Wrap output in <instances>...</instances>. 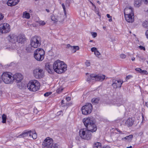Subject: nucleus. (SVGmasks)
I'll return each mask as SVG.
<instances>
[{
  "label": "nucleus",
  "instance_id": "2",
  "mask_svg": "<svg viewBox=\"0 0 148 148\" xmlns=\"http://www.w3.org/2000/svg\"><path fill=\"white\" fill-rule=\"evenodd\" d=\"M67 65L63 62L59 60L55 61L53 65V69L51 65H48L46 67V70L50 74H52L54 71L58 74L64 73L67 70Z\"/></svg>",
  "mask_w": 148,
  "mask_h": 148
},
{
  "label": "nucleus",
  "instance_id": "32",
  "mask_svg": "<svg viewBox=\"0 0 148 148\" xmlns=\"http://www.w3.org/2000/svg\"><path fill=\"white\" fill-rule=\"evenodd\" d=\"M62 7L64 10V15L65 16H66V11L65 6L63 3L62 4Z\"/></svg>",
  "mask_w": 148,
  "mask_h": 148
},
{
  "label": "nucleus",
  "instance_id": "18",
  "mask_svg": "<svg viewBox=\"0 0 148 148\" xmlns=\"http://www.w3.org/2000/svg\"><path fill=\"white\" fill-rule=\"evenodd\" d=\"M125 16L126 20L128 22L132 23L134 21V15H132L131 14L129 15L125 14Z\"/></svg>",
  "mask_w": 148,
  "mask_h": 148
},
{
  "label": "nucleus",
  "instance_id": "57",
  "mask_svg": "<svg viewBox=\"0 0 148 148\" xmlns=\"http://www.w3.org/2000/svg\"><path fill=\"white\" fill-rule=\"evenodd\" d=\"M145 105L147 108H148V101L146 102Z\"/></svg>",
  "mask_w": 148,
  "mask_h": 148
},
{
  "label": "nucleus",
  "instance_id": "56",
  "mask_svg": "<svg viewBox=\"0 0 148 148\" xmlns=\"http://www.w3.org/2000/svg\"><path fill=\"white\" fill-rule=\"evenodd\" d=\"M96 13L97 14V15L98 16H99V17L101 16L100 14L99 13V12H97Z\"/></svg>",
  "mask_w": 148,
  "mask_h": 148
},
{
  "label": "nucleus",
  "instance_id": "61",
  "mask_svg": "<svg viewBox=\"0 0 148 148\" xmlns=\"http://www.w3.org/2000/svg\"><path fill=\"white\" fill-rule=\"evenodd\" d=\"M131 60L132 61H134L135 60V58L134 57V58H132Z\"/></svg>",
  "mask_w": 148,
  "mask_h": 148
},
{
  "label": "nucleus",
  "instance_id": "39",
  "mask_svg": "<svg viewBox=\"0 0 148 148\" xmlns=\"http://www.w3.org/2000/svg\"><path fill=\"white\" fill-rule=\"evenodd\" d=\"M133 77V76L131 75H129L127 76L126 78V80L127 81L128 80L130 79Z\"/></svg>",
  "mask_w": 148,
  "mask_h": 148
},
{
  "label": "nucleus",
  "instance_id": "36",
  "mask_svg": "<svg viewBox=\"0 0 148 148\" xmlns=\"http://www.w3.org/2000/svg\"><path fill=\"white\" fill-rule=\"evenodd\" d=\"M63 90V88H60L56 90V92L58 93L59 94L62 92Z\"/></svg>",
  "mask_w": 148,
  "mask_h": 148
},
{
  "label": "nucleus",
  "instance_id": "47",
  "mask_svg": "<svg viewBox=\"0 0 148 148\" xmlns=\"http://www.w3.org/2000/svg\"><path fill=\"white\" fill-rule=\"evenodd\" d=\"M139 48L141 50H145V48L144 47L140 45L139 46Z\"/></svg>",
  "mask_w": 148,
  "mask_h": 148
},
{
  "label": "nucleus",
  "instance_id": "12",
  "mask_svg": "<svg viewBox=\"0 0 148 148\" xmlns=\"http://www.w3.org/2000/svg\"><path fill=\"white\" fill-rule=\"evenodd\" d=\"M92 78H95V81H102L105 78V76L102 74L98 75H96L94 74H92L91 75Z\"/></svg>",
  "mask_w": 148,
  "mask_h": 148
},
{
  "label": "nucleus",
  "instance_id": "8",
  "mask_svg": "<svg viewBox=\"0 0 148 148\" xmlns=\"http://www.w3.org/2000/svg\"><path fill=\"white\" fill-rule=\"evenodd\" d=\"M33 73L34 76L36 79H41L44 76V72L42 69L40 68L34 69Z\"/></svg>",
  "mask_w": 148,
  "mask_h": 148
},
{
  "label": "nucleus",
  "instance_id": "16",
  "mask_svg": "<svg viewBox=\"0 0 148 148\" xmlns=\"http://www.w3.org/2000/svg\"><path fill=\"white\" fill-rule=\"evenodd\" d=\"M115 101H114L113 104L117 106H119L123 103V102L122 98H118Z\"/></svg>",
  "mask_w": 148,
  "mask_h": 148
},
{
  "label": "nucleus",
  "instance_id": "19",
  "mask_svg": "<svg viewBox=\"0 0 148 148\" xmlns=\"http://www.w3.org/2000/svg\"><path fill=\"white\" fill-rule=\"evenodd\" d=\"M124 15H129L131 14L134 15L132 8L131 7H128L125 8L124 11Z\"/></svg>",
  "mask_w": 148,
  "mask_h": 148
},
{
  "label": "nucleus",
  "instance_id": "13",
  "mask_svg": "<svg viewBox=\"0 0 148 148\" xmlns=\"http://www.w3.org/2000/svg\"><path fill=\"white\" fill-rule=\"evenodd\" d=\"M112 82L113 83L112 85L115 88H121L123 82H121V80H118L115 79H113Z\"/></svg>",
  "mask_w": 148,
  "mask_h": 148
},
{
  "label": "nucleus",
  "instance_id": "27",
  "mask_svg": "<svg viewBox=\"0 0 148 148\" xmlns=\"http://www.w3.org/2000/svg\"><path fill=\"white\" fill-rule=\"evenodd\" d=\"M99 100V98H94L92 99L91 101L92 103H98Z\"/></svg>",
  "mask_w": 148,
  "mask_h": 148
},
{
  "label": "nucleus",
  "instance_id": "22",
  "mask_svg": "<svg viewBox=\"0 0 148 148\" xmlns=\"http://www.w3.org/2000/svg\"><path fill=\"white\" fill-rule=\"evenodd\" d=\"M79 47L78 46H73L71 47V48L70 49L71 52L73 53H75L76 51L79 49Z\"/></svg>",
  "mask_w": 148,
  "mask_h": 148
},
{
  "label": "nucleus",
  "instance_id": "33",
  "mask_svg": "<svg viewBox=\"0 0 148 148\" xmlns=\"http://www.w3.org/2000/svg\"><path fill=\"white\" fill-rule=\"evenodd\" d=\"M32 131L31 130L26 132L27 134V138H31L32 135Z\"/></svg>",
  "mask_w": 148,
  "mask_h": 148
},
{
  "label": "nucleus",
  "instance_id": "37",
  "mask_svg": "<svg viewBox=\"0 0 148 148\" xmlns=\"http://www.w3.org/2000/svg\"><path fill=\"white\" fill-rule=\"evenodd\" d=\"M94 54L97 57H98L101 54L97 50L95 52Z\"/></svg>",
  "mask_w": 148,
  "mask_h": 148
},
{
  "label": "nucleus",
  "instance_id": "48",
  "mask_svg": "<svg viewBox=\"0 0 148 148\" xmlns=\"http://www.w3.org/2000/svg\"><path fill=\"white\" fill-rule=\"evenodd\" d=\"M4 16L1 14L0 13V21L3 18Z\"/></svg>",
  "mask_w": 148,
  "mask_h": 148
},
{
  "label": "nucleus",
  "instance_id": "17",
  "mask_svg": "<svg viewBox=\"0 0 148 148\" xmlns=\"http://www.w3.org/2000/svg\"><path fill=\"white\" fill-rule=\"evenodd\" d=\"M19 1V0H8L7 4L9 6H12L16 5Z\"/></svg>",
  "mask_w": 148,
  "mask_h": 148
},
{
  "label": "nucleus",
  "instance_id": "5",
  "mask_svg": "<svg viewBox=\"0 0 148 148\" xmlns=\"http://www.w3.org/2000/svg\"><path fill=\"white\" fill-rule=\"evenodd\" d=\"M12 75L10 72L3 73L1 76V81L3 80L5 83L7 84L12 83L14 81V78L12 77Z\"/></svg>",
  "mask_w": 148,
  "mask_h": 148
},
{
  "label": "nucleus",
  "instance_id": "21",
  "mask_svg": "<svg viewBox=\"0 0 148 148\" xmlns=\"http://www.w3.org/2000/svg\"><path fill=\"white\" fill-rule=\"evenodd\" d=\"M142 4L141 0H135L134 5L136 7H140Z\"/></svg>",
  "mask_w": 148,
  "mask_h": 148
},
{
  "label": "nucleus",
  "instance_id": "25",
  "mask_svg": "<svg viewBox=\"0 0 148 148\" xmlns=\"http://www.w3.org/2000/svg\"><path fill=\"white\" fill-rule=\"evenodd\" d=\"M37 134L36 133L35 131L33 130L31 138H32L33 139H35L37 138Z\"/></svg>",
  "mask_w": 148,
  "mask_h": 148
},
{
  "label": "nucleus",
  "instance_id": "41",
  "mask_svg": "<svg viewBox=\"0 0 148 148\" xmlns=\"http://www.w3.org/2000/svg\"><path fill=\"white\" fill-rule=\"evenodd\" d=\"M140 73H142L143 74H145L146 75L148 74V72L146 71L142 70V69L141 70V71Z\"/></svg>",
  "mask_w": 148,
  "mask_h": 148
},
{
  "label": "nucleus",
  "instance_id": "15",
  "mask_svg": "<svg viewBox=\"0 0 148 148\" xmlns=\"http://www.w3.org/2000/svg\"><path fill=\"white\" fill-rule=\"evenodd\" d=\"M25 36L23 34H20L18 36L17 41L18 43L21 44L25 43L26 41Z\"/></svg>",
  "mask_w": 148,
  "mask_h": 148
},
{
  "label": "nucleus",
  "instance_id": "20",
  "mask_svg": "<svg viewBox=\"0 0 148 148\" xmlns=\"http://www.w3.org/2000/svg\"><path fill=\"white\" fill-rule=\"evenodd\" d=\"M134 121V118H129L126 121L125 124L128 126H131L133 124Z\"/></svg>",
  "mask_w": 148,
  "mask_h": 148
},
{
  "label": "nucleus",
  "instance_id": "10",
  "mask_svg": "<svg viewBox=\"0 0 148 148\" xmlns=\"http://www.w3.org/2000/svg\"><path fill=\"white\" fill-rule=\"evenodd\" d=\"M10 30L9 25L6 23H4L0 25V32L1 33H6Z\"/></svg>",
  "mask_w": 148,
  "mask_h": 148
},
{
  "label": "nucleus",
  "instance_id": "64",
  "mask_svg": "<svg viewBox=\"0 0 148 148\" xmlns=\"http://www.w3.org/2000/svg\"><path fill=\"white\" fill-rule=\"evenodd\" d=\"M29 13H32V10H30L29 11Z\"/></svg>",
  "mask_w": 148,
  "mask_h": 148
},
{
  "label": "nucleus",
  "instance_id": "4",
  "mask_svg": "<svg viewBox=\"0 0 148 148\" xmlns=\"http://www.w3.org/2000/svg\"><path fill=\"white\" fill-rule=\"evenodd\" d=\"M53 142L52 138L49 137H47L42 143V148H58V145L57 143H53Z\"/></svg>",
  "mask_w": 148,
  "mask_h": 148
},
{
  "label": "nucleus",
  "instance_id": "44",
  "mask_svg": "<svg viewBox=\"0 0 148 148\" xmlns=\"http://www.w3.org/2000/svg\"><path fill=\"white\" fill-rule=\"evenodd\" d=\"M126 55L124 54H122L120 55V57L122 59H124L126 58Z\"/></svg>",
  "mask_w": 148,
  "mask_h": 148
},
{
  "label": "nucleus",
  "instance_id": "23",
  "mask_svg": "<svg viewBox=\"0 0 148 148\" xmlns=\"http://www.w3.org/2000/svg\"><path fill=\"white\" fill-rule=\"evenodd\" d=\"M23 16L25 18L29 19L30 18V14L29 13L25 11L23 13Z\"/></svg>",
  "mask_w": 148,
  "mask_h": 148
},
{
  "label": "nucleus",
  "instance_id": "60",
  "mask_svg": "<svg viewBox=\"0 0 148 148\" xmlns=\"http://www.w3.org/2000/svg\"><path fill=\"white\" fill-rule=\"evenodd\" d=\"M79 148H86L85 146H82L80 147Z\"/></svg>",
  "mask_w": 148,
  "mask_h": 148
},
{
  "label": "nucleus",
  "instance_id": "38",
  "mask_svg": "<svg viewBox=\"0 0 148 148\" xmlns=\"http://www.w3.org/2000/svg\"><path fill=\"white\" fill-rule=\"evenodd\" d=\"M91 34L93 38L96 37L97 36V33L96 32H91Z\"/></svg>",
  "mask_w": 148,
  "mask_h": 148
},
{
  "label": "nucleus",
  "instance_id": "7",
  "mask_svg": "<svg viewBox=\"0 0 148 148\" xmlns=\"http://www.w3.org/2000/svg\"><path fill=\"white\" fill-rule=\"evenodd\" d=\"M45 54V51L42 49L38 48L34 51V56L37 60L42 61L44 58Z\"/></svg>",
  "mask_w": 148,
  "mask_h": 148
},
{
  "label": "nucleus",
  "instance_id": "31",
  "mask_svg": "<svg viewBox=\"0 0 148 148\" xmlns=\"http://www.w3.org/2000/svg\"><path fill=\"white\" fill-rule=\"evenodd\" d=\"M101 143L99 142H97L94 144L93 146L98 147V148H101Z\"/></svg>",
  "mask_w": 148,
  "mask_h": 148
},
{
  "label": "nucleus",
  "instance_id": "59",
  "mask_svg": "<svg viewBox=\"0 0 148 148\" xmlns=\"http://www.w3.org/2000/svg\"><path fill=\"white\" fill-rule=\"evenodd\" d=\"M145 11L146 13V14L148 15V9L147 10H145Z\"/></svg>",
  "mask_w": 148,
  "mask_h": 148
},
{
  "label": "nucleus",
  "instance_id": "49",
  "mask_svg": "<svg viewBox=\"0 0 148 148\" xmlns=\"http://www.w3.org/2000/svg\"><path fill=\"white\" fill-rule=\"evenodd\" d=\"M64 101L63 100H62L61 101V105L62 106H65L66 105H65V103H64Z\"/></svg>",
  "mask_w": 148,
  "mask_h": 148
},
{
  "label": "nucleus",
  "instance_id": "52",
  "mask_svg": "<svg viewBox=\"0 0 148 148\" xmlns=\"http://www.w3.org/2000/svg\"><path fill=\"white\" fill-rule=\"evenodd\" d=\"M71 47L72 46H71L70 44H68L66 45V47L70 49L71 48Z\"/></svg>",
  "mask_w": 148,
  "mask_h": 148
},
{
  "label": "nucleus",
  "instance_id": "29",
  "mask_svg": "<svg viewBox=\"0 0 148 148\" xmlns=\"http://www.w3.org/2000/svg\"><path fill=\"white\" fill-rule=\"evenodd\" d=\"M40 25L43 26L46 24V23L44 21L41 20H39L37 21Z\"/></svg>",
  "mask_w": 148,
  "mask_h": 148
},
{
  "label": "nucleus",
  "instance_id": "30",
  "mask_svg": "<svg viewBox=\"0 0 148 148\" xmlns=\"http://www.w3.org/2000/svg\"><path fill=\"white\" fill-rule=\"evenodd\" d=\"M20 138L23 137L24 138H27V134L26 132H24L19 136Z\"/></svg>",
  "mask_w": 148,
  "mask_h": 148
},
{
  "label": "nucleus",
  "instance_id": "11",
  "mask_svg": "<svg viewBox=\"0 0 148 148\" xmlns=\"http://www.w3.org/2000/svg\"><path fill=\"white\" fill-rule=\"evenodd\" d=\"M18 36L14 34H11L8 36V39L10 42H12V45H15V43L17 42Z\"/></svg>",
  "mask_w": 148,
  "mask_h": 148
},
{
  "label": "nucleus",
  "instance_id": "1",
  "mask_svg": "<svg viewBox=\"0 0 148 148\" xmlns=\"http://www.w3.org/2000/svg\"><path fill=\"white\" fill-rule=\"evenodd\" d=\"M83 122L86 129H81L79 131V135L82 139L89 140L91 137V132H95L97 130L95 119L92 117L85 118L83 119Z\"/></svg>",
  "mask_w": 148,
  "mask_h": 148
},
{
  "label": "nucleus",
  "instance_id": "43",
  "mask_svg": "<svg viewBox=\"0 0 148 148\" xmlns=\"http://www.w3.org/2000/svg\"><path fill=\"white\" fill-rule=\"evenodd\" d=\"M91 50L92 52H94V53L95 51L97 50V49L95 47H93L91 48Z\"/></svg>",
  "mask_w": 148,
  "mask_h": 148
},
{
  "label": "nucleus",
  "instance_id": "55",
  "mask_svg": "<svg viewBox=\"0 0 148 148\" xmlns=\"http://www.w3.org/2000/svg\"><path fill=\"white\" fill-rule=\"evenodd\" d=\"M107 17L108 18H111V16L109 14H107L106 15Z\"/></svg>",
  "mask_w": 148,
  "mask_h": 148
},
{
  "label": "nucleus",
  "instance_id": "26",
  "mask_svg": "<svg viewBox=\"0 0 148 148\" xmlns=\"http://www.w3.org/2000/svg\"><path fill=\"white\" fill-rule=\"evenodd\" d=\"M142 26L144 28H148V20H145L142 23Z\"/></svg>",
  "mask_w": 148,
  "mask_h": 148
},
{
  "label": "nucleus",
  "instance_id": "35",
  "mask_svg": "<svg viewBox=\"0 0 148 148\" xmlns=\"http://www.w3.org/2000/svg\"><path fill=\"white\" fill-rule=\"evenodd\" d=\"M92 75V74H90V75L89 76H88V77H87V79H86V81H90V80H95V78H93V79L91 77V75Z\"/></svg>",
  "mask_w": 148,
  "mask_h": 148
},
{
  "label": "nucleus",
  "instance_id": "42",
  "mask_svg": "<svg viewBox=\"0 0 148 148\" xmlns=\"http://www.w3.org/2000/svg\"><path fill=\"white\" fill-rule=\"evenodd\" d=\"M92 5L94 7V10H95V12H96V13L97 12H98V10L97 8H96V7L95 6V5L93 3H92Z\"/></svg>",
  "mask_w": 148,
  "mask_h": 148
},
{
  "label": "nucleus",
  "instance_id": "62",
  "mask_svg": "<svg viewBox=\"0 0 148 148\" xmlns=\"http://www.w3.org/2000/svg\"><path fill=\"white\" fill-rule=\"evenodd\" d=\"M46 10L48 12H50L49 10H48V9H46Z\"/></svg>",
  "mask_w": 148,
  "mask_h": 148
},
{
  "label": "nucleus",
  "instance_id": "51",
  "mask_svg": "<svg viewBox=\"0 0 148 148\" xmlns=\"http://www.w3.org/2000/svg\"><path fill=\"white\" fill-rule=\"evenodd\" d=\"M66 100L67 101H69L71 100V98L69 97H67L66 98Z\"/></svg>",
  "mask_w": 148,
  "mask_h": 148
},
{
  "label": "nucleus",
  "instance_id": "46",
  "mask_svg": "<svg viewBox=\"0 0 148 148\" xmlns=\"http://www.w3.org/2000/svg\"><path fill=\"white\" fill-rule=\"evenodd\" d=\"M85 64L87 66H90V63L88 61H87L86 62H85Z\"/></svg>",
  "mask_w": 148,
  "mask_h": 148
},
{
  "label": "nucleus",
  "instance_id": "28",
  "mask_svg": "<svg viewBox=\"0 0 148 148\" xmlns=\"http://www.w3.org/2000/svg\"><path fill=\"white\" fill-rule=\"evenodd\" d=\"M2 123H6L7 119L6 115L5 114H3L2 116Z\"/></svg>",
  "mask_w": 148,
  "mask_h": 148
},
{
  "label": "nucleus",
  "instance_id": "53",
  "mask_svg": "<svg viewBox=\"0 0 148 148\" xmlns=\"http://www.w3.org/2000/svg\"><path fill=\"white\" fill-rule=\"evenodd\" d=\"M145 35L147 38L148 39V29L145 32Z\"/></svg>",
  "mask_w": 148,
  "mask_h": 148
},
{
  "label": "nucleus",
  "instance_id": "14",
  "mask_svg": "<svg viewBox=\"0 0 148 148\" xmlns=\"http://www.w3.org/2000/svg\"><path fill=\"white\" fill-rule=\"evenodd\" d=\"M14 78V81L16 80L17 83L20 82L23 79L22 75L20 73H16L12 75V77Z\"/></svg>",
  "mask_w": 148,
  "mask_h": 148
},
{
  "label": "nucleus",
  "instance_id": "63",
  "mask_svg": "<svg viewBox=\"0 0 148 148\" xmlns=\"http://www.w3.org/2000/svg\"><path fill=\"white\" fill-rule=\"evenodd\" d=\"M110 18L109 20V21H110V22H111L112 21V19L111 18Z\"/></svg>",
  "mask_w": 148,
  "mask_h": 148
},
{
  "label": "nucleus",
  "instance_id": "24",
  "mask_svg": "<svg viewBox=\"0 0 148 148\" xmlns=\"http://www.w3.org/2000/svg\"><path fill=\"white\" fill-rule=\"evenodd\" d=\"M133 136L132 135H130L128 136H126L125 138H123L122 139V140H127L128 141H130L132 138H133Z\"/></svg>",
  "mask_w": 148,
  "mask_h": 148
},
{
  "label": "nucleus",
  "instance_id": "58",
  "mask_svg": "<svg viewBox=\"0 0 148 148\" xmlns=\"http://www.w3.org/2000/svg\"><path fill=\"white\" fill-rule=\"evenodd\" d=\"M117 131H118V132H119V133L120 134H122V131H120V130H117Z\"/></svg>",
  "mask_w": 148,
  "mask_h": 148
},
{
  "label": "nucleus",
  "instance_id": "45",
  "mask_svg": "<svg viewBox=\"0 0 148 148\" xmlns=\"http://www.w3.org/2000/svg\"><path fill=\"white\" fill-rule=\"evenodd\" d=\"M142 69L140 68H136L135 69V70L137 71L139 73H140Z\"/></svg>",
  "mask_w": 148,
  "mask_h": 148
},
{
  "label": "nucleus",
  "instance_id": "6",
  "mask_svg": "<svg viewBox=\"0 0 148 148\" xmlns=\"http://www.w3.org/2000/svg\"><path fill=\"white\" fill-rule=\"evenodd\" d=\"M40 87V84L39 82L36 80L32 81L27 84V88L31 91L35 92L38 90Z\"/></svg>",
  "mask_w": 148,
  "mask_h": 148
},
{
  "label": "nucleus",
  "instance_id": "34",
  "mask_svg": "<svg viewBox=\"0 0 148 148\" xmlns=\"http://www.w3.org/2000/svg\"><path fill=\"white\" fill-rule=\"evenodd\" d=\"M51 20L54 21L56 22L57 21V19L56 18L55 16L54 15H52L51 16Z\"/></svg>",
  "mask_w": 148,
  "mask_h": 148
},
{
  "label": "nucleus",
  "instance_id": "50",
  "mask_svg": "<svg viewBox=\"0 0 148 148\" xmlns=\"http://www.w3.org/2000/svg\"><path fill=\"white\" fill-rule=\"evenodd\" d=\"M144 3L147 5H148V0H143Z\"/></svg>",
  "mask_w": 148,
  "mask_h": 148
},
{
  "label": "nucleus",
  "instance_id": "40",
  "mask_svg": "<svg viewBox=\"0 0 148 148\" xmlns=\"http://www.w3.org/2000/svg\"><path fill=\"white\" fill-rule=\"evenodd\" d=\"M52 93L51 92H47L44 94V96L45 97H47L50 95Z\"/></svg>",
  "mask_w": 148,
  "mask_h": 148
},
{
  "label": "nucleus",
  "instance_id": "9",
  "mask_svg": "<svg viewBox=\"0 0 148 148\" xmlns=\"http://www.w3.org/2000/svg\"><path fill=\"white\" fill-rule=\"evenodd\" d=\"M92 108V104L89 103H87L85 105L83 106L82 108V113L84 115L89 114L91 112Z\"/></svg>",
  "mask_w": 148,
  "mask_h": 148
},
{
  "label": "nucleus",
  "instance_id": "54",
  "mask_svg": "<svg viewBox=\"0 0 148 148\" xmlns=\"http://www.w3.org/2000/svg\"><path fill=\"white\" fill-rule=\"evenodd\" d=\"M62 113V111H60L58 112L57 113V114L58 115H59L61 114V113Z\"/></svg>",
  "mask_w": 148,
  "mask_h": 148
},
{
  "label": "nucleus",
  "instance_id": "3",
  "mask_svg": "<svg viewBox=\"0 0 148 148\" xmlns=\"http://www.w3.org/2000/svg\"><path fill=\"white\" fill-rule=\"evenodd\" d=\"M41 43V39L39 36H35L32 37L30 40V44L27 47V51L30 52L34 48H37L40 46Z\"/></svg>",
  "mask_w": 148,
  "mask_h": 148
}]
</instances>
